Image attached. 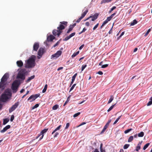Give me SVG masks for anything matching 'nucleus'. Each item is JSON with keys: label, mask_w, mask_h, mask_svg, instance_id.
I'll use <instances>...</instances> for the list:
<instances>
[{"label": "nucleus", "mask_w": 152, "mask_h": 152, "mask_svg": "<svg viewBox=\"0 0 152 152\" xmlns=\"http://www.w3.org/2000/svg\"><path fill=\"white\" fill-rule=\"evenodd\" d=\"M60 24L57 27L58 30L54 29L53 31V34L54 36L57 35L58 37L62 33V30L64 29L67 26L68 23L66 21H62L60 22Z\"/></svg>", "instance_id": "obj_1"}, {"label": "nucleus", "mask_w": 152, "mask_h": 152, "mask_svg": "<svg viewBox=\"0 0 152 152\" xmlns=\"http://www.w3.org/2000/svg\"><path fill=\"white\" fill-rule=\"evenodd\" d=\"M26 67L27 68L33 67L35 66V59L33 57H31L27 61Z\"/></svg>", "instance_id": "obj_2"}, {"label": "nucleus", "mask_w": 152, "mask_h": 152, "mask_svg": "<svg viewBox=\"0 0 152 152\" xmlns=\"http://www.w3.org/2000/svg\"><path fill=\"white\" fill-rule=\"evenodd\" d=\"M25 69H21L18 73L17 78L21 79L23 80L25 78Z\"/></svg>", "instance_id": "obj_3"}, {"label": "nucleus", "mask_w": 152, "mask_h": 152, "mask_svg": "<svg viewBox=\"0 0 152 152\" xmlns=\"http://www.w3.org/2000/svg\"><path fill=\"white\" fill-rule=\"evenodd\" d=\"M19 84V82L17 80H15L13 82L12 84L11 88L13 93H16L17 92Z\"/></svg>", "instance_id": "obj_4"}, {"label": "nucleus", "mask_w": 152, "mask_h": 152, "mask_svg": "<svg viewBox=\"0 0 152 152\" xmlns=\"http://www.w3.org/2000/svg\"><path fill=\"white\" fill-rule=\"evenodd\" d=\"M11 94L9 92L3 94L1 96V101L3 102H5L8 99V96H11Z\"/></svg>", "instance_id": "obj_5"}, {"label": "nucleus", "mask_w": 152, "mask_h": 152, "mask_svg": "<svg viewBox=\"0 0 152 152\" xmlns=\"http://www.w3.org/2000/svg\"><path fill=\"white\" fill-rule=\"evenodd\" d=\"M40 94H37L34 95H32L30 96L28 99V100H31L30 101L31 102L35 100L37 97L39 96Z\"/></svg>", "instance_id": "obj_6"}, {"label": "nucleus", "mask_w": 152, "mask_h": 152, "mask_svg": "<svg viewBox=\"0 0 152 152\" xmlns=\"http://www.w3.org/2000/svg\"><path fill=\"white\" fill-rule=\"evenodd\" d=\"M19 104V102H16L12 107L9 109V112L11 113L18 106Z\"/></svg>", "instance_id": "obj_7"}, {"label": "nucleus", "mask_w": 152, "mask_h": 152, "mask_svg": "<svg viewBox=\"0 0 152 152\" xmlns=\"http://www.w3.org/2000/svg\"><path fill=\"white\" fill-rule=\"evenodd\" d=\"M88 12V10L86 9V10L82 14L81 16L76 20V22L77 23L80 22L81 19L86 15Z\"/></svg>", "instance_id": "obj_8"}, {"label": "nucleus", "mask_w": 152, "mask_h": 152, "mask_svg": "<svg viewBox=\"0 0 152 152\" xmlns=\"http://www.w3.org/2000/svg\"><path fill=\"white\" fill-rule=\"evenodd\" d=\"M62 52L61 50H58L57 52L54 54L52 55L51 56V58H56L59 57L61 55Z\"/></svg>", "instance_id": "obj_9"}, {"label": "nucleus", "mask_w": 152, "mask_h": 152, "mask_svg": "<svg viewBox=\"0 0 152 152\" xmlns=\"http://www.w3.org/2000/svg\"><path fill=\"white\" fill-rule=\"evenodd\" d=\"M9 77V74L8 73H6L4 74L1 79L2 81H4L6 83Z\"/></svg>", "instance_id": "obj_10"}, {"label": "nucleus", "mask_w": 152, "mask_h": 152, "mask_svg": "<svg viewBox=\"0 0 152 152\" xmlns=\"http://www.w3.org/2000/svg\"><path fill=\"white\" fill-rule=\"evenodd\" d=\"M99 14L98 13H95L94 15L93 16H90L89 17L87 18L85 21L89 19L90 18H91V21H93L95 20H96L98 18V16Z\"/></svg>", "instance_id": "obj_11"}, {"label": "nucleus", "mask_w": 152, "mask_h": 152, "mask_svg": "<svg viewBox=\"0 0 152 152\" xmlns=\"http://www.w3.org/2000/svg\"><path fill=\"white\" fill-rule=\"evenodd\" d=\"M75 34V32H73L71 33L68 36H67L64 39H63V40L64 41H66L68 40L69 39H70L72 37L74 36Z\"/></svg>", "instance_id": "obj_12"}, {"label": "nucleus", "mask_w": 152, "mask_h": 152, "mask_svg": "<svg viewBox=\"0 0 152 152\" xmlns=\"http://www.w3.org/2000/svg\"><path fill=\"white\" fill-rule=\"evenodd\" d=\"M39 47V43L38 42H35L33 45V50L37 51Z\"/></svg>", "instance_id": "obj_13"}, {"label": "nucleus", "mask_w": 152, "mask_h": 152, "mask_svg": "<svg viewBox=\"0 0 152 152\" xmlns=\"http://www.w3.org/2000/svg\"><path fill=\"white\" fill-rule=\"evenodd\" d=\"M48 130V129H45L40 132V133L42 135V136L40 137L39 140H41L44 137V134Z\"/></svg>", "instance_id": "obj_14"}, {"label": "nucleus", "mask_w": 152, "mask_h": 152, "mask_svg": "<svg viewBox=\"0 0 152 152\" xmlns=\"http://www.w3.org/2000/svg\"><path fill=\"white\" fill-rule=\"evenodd\" d=\"M44 50V49L42 48H40L38 52V55L41 56L43 54Z\"/></svg>", "instance_id": "obj_15"}, {"label": "nucleus", "mask_w": 152, "mask_h": 152, "mask_svg": "<svg viewBox=\"0 0 152 152\" xmlns=\"http://www.w3.org/2000/svg\"><path fill=\"white\" fill-rule=\"evenodd\" d=\"M11 126L10 125H8L4 127L3 129L0 131L1 133H4L6 132L7 129L10 128Z\"/></svg>", "instance_id": "obj_16"}, {"label": "nucleus", "mask_w": 152, "mask_h": 152, "mask_svg": "<svg viewBox=\"0 0 152 152\" xmlns=\"http://www.w3.org/2000/svg\"><path fill=\"white\" fill-rule=\"evenodd\" d=\"M55 38V37L53 35H50V36L48 37L47 40L48 41H52Z\"/></svg>", "instance_id": "obj_17"}, {"label": "nucleus", "mask_w": 152, "mask_h": 152, "mask_svg": "<svg viewBox=\"0 0 152 152\" xmlns=\"http://www.w3.org/2000/svg\"><path fill=\"white\" fill-rule=\"evenodd\" d=\"M18 66L19 67H21L23 65V63L21 60L18 61L16 62Z\"/></svg>", "instance_id": "obj_18"}, {"label": "nucleus", "mask_w": 152, "mask_h": 152, "mask_svg": "<svg viewBox=\"0 0 152 152\" xmlns=\"http://www.w3.org/2000/svg\"><path fill=\"white\" fill-rule=\"evenodd\" d=\"M6 83L4 81H2L1 80L0 82V88H4L5 85Z\"/></svg>", "instance_id": "obj_19"}, {"label": "nucleus", "mask_w": 152, "mask_h": 152, "mask_svg": "<svg viewBox=\"0 0 152 152\" xmlns=\"http://www.w3.org/2000/svg\"><path fill=\"white\" fill-rule=\"evenodd\" d=\"M142 143V142H139V143L137 144L136 149V151H138L140 149L141 147L140 145Z\"/></svg>", "instance_id": "obj_20"}, {"label": "nucleus", "mask_w": 152, "mask_h": 152, "mask_svg": "<svg viewBox=\"0 0 152 152\" xmlns=\"http://www.w3.org/2000/svg\"><path fill=\"white\" fill-rule=\"evenodd\" d=\"M74 27L71 25H70L69 26V28L68 31L66 32V34H69V33L71 31Z\"/></svg>", "instance_id": "obj_21"}, {"label": "nucleus", "mask_w": 152, "mask_h": 152, "mask_svg": "<svg viewBox=\"0 0 152 152\" xmlns=\"http://www.w3.org/2000/svg\"><path fill=\"white\" fill-rule=\"evenodd\" d=\"M35 77V75H33L32 76H31L30 77H29L28 78V79L26 80V83H28L29 81H30V80L33 79Z\"/></svg>", "instance_id": "obj_22"}, {"label": "nucleus", "mask_w": 152, "mask_h": 152, "mask_svg": "<svg viewBox=\"0 0 152 152\" xmlns=\"http://www.w3.org/2000/svg\"><path fill=\"white\" fill-rule=\"evenodd\" d=\"M114 99V96L113 95H111L110 96V99H109L108 102V104H110V103Z\"/></svg>", "instance_id": "obj_23"}, {"label": "nucleus", "mask_w": 152, "mask_h": 152, "mask_svg": "<svg viewBox=\"0 0 152 152\" xmlns=\"http://www.w3.org/2000/svg\"><path fill=\"white\" fill-rule=\"evenodd\" d=\"M59 107V105L58 104H55L52 107V109L53 110H57Z\"/></svg>", "instance_id": "obj_24"}, {"label": "nucleus", "mask_w": 152, "mask_h": 152, "mask_svg": "<svg viewBox=\"0 0 152 152\" xmlns=\"http://www.w3.org/2000/svg\"><path fill=\"white\" fill-rule=\"evenodd\" d=\"M9 120L8 119V118H5L4 119L3 122V125H5L9 121Z\"/></svg>", "instance_id": "obj_25"}, {"label": "nucleus", "mask_w": 152, "mask_h": 152, "mask_svg": "<svg viewBox=\"0 0 152 152\" xmlns=\"http://www.w3.org/2000/svg\"><path fill=\"white\" fill-rule=\"evenodd\" d=\"M137 22L136 20H134L130 24L131 26H132L137 23Z\"/></svg>", "instance_id": "obj_26"}, {"label": "nucleus", "mask_w": 152, "mask_h": 152, "mask_svg": "<svg viewBox=\"0 0 152 152\" xmlns=\"http://www.w3.org/2000/svg\"><path fill=\"white\" fill-rule=\"evenodd\" d=\"M149 101L147 104V105L148 106L151 105L152 104V96L150 99Z\"/></svg>", "instance_id": "obj_27"}, {"label": "nucleus", "mask_w": 152, "mask_h": 152, "mask_svg": "<svg viewBox=\"0 0 152 152\" xmlns=\"http://www.w3.org/2000/svg\"><path fill=\"white\" fill-rule=\"evenodd\" d=\"M103 144L102 143H101L100 145V150L101 152H105L104 150L102 148Z\"/></svg>", "instance_id": "obj_28"}, {"label": "nucleus", "mask_w": 152, "mask_h": 152, "mask_svg": "<svg viewBox=\"0 0 152 152\" xmlns=\"http://www.w3.org/2000/svg\"><path fill=\"white\" fill-rule=\"evenodd\" d=\"M110 2L109 0H102L101 2V4H102L103 3H108Z\"/></svg>", "instance_id": "obj_29"}, {"label": "nucleus", "mask_w": 152, "mask_h": 152, "mask_svg": "<svg viewBox=\"0 0 152 152\" xmlns=\"http://www.w3.org/2000/svg\"><path fill=\"white\" fill-rule=\"evenodd\" d=\"M144 132H141L138 134V136L139 137H142L144 136Z\"/></svg>", "instance_id": "obj_30"}, {"label": "nucleus", "mask_w": 152, "mask_h": 152, "mask_svg": "<svg viewBox=\"0 0 152 152\" xmlns=\"http://www.w3.org/2000/svg\"><path fill=\"white\" fill-rule=\"evenodd\" d=\"M133 136H131L129 138L128 140V142H130L133 140Z\"/></svg>", "instance_id": "obj_31"}, {"label": "nucleus", "mask_w": 152, "mask_h": 152, "mask_svg": "<svg viewBox=\"0 0 152 152\" xmlns=\"http://www.w3.org/2000/svg\"><path fill=\"white\" fill-rule=\"evenodd\" d=\"M79 53V51H78L76 53H74L72 55V58H74L78 55Z\"/></svg>", "instance_id": "obj_32"}, {"label": "nucleus", "mask_w": 152, "mask_h": 152, "mask_svg": "<svg viewBox=\"0 0 152 152\" xmlns=\"http://www.w3.org/2000/svg\"><path fill=\"white\" fill-rule=\"evenodd\" d=\"M150 143H147L144 146L143 148V150H145L147 148H148V146L149 145Z\"/></svg>", "instance_id": "obj_33"}, {"label": "nucleus", "mask_w": 152, "mask_h": 152, "mask_svg": "<svg viewBox=\"0 0 152 152\" xmlns=\"http://www.w3.org/2000/svg\"><path fill=\"white\" fill-rule=\"evenodd\" d=\"M47 87H48L47 85L46 84L45 85V86H44V88L42 91V93H45L46 91V90L47 88Z\"/></svg>", "instance_id": "obj_34"}, {"label": "nucleus", "mask_w": 152, "mask_h": 152, "mask_svg": "<svg viewBox=\"0 0 152 152\" xmlns=\"http://www.w3.org/2000/svg\"><path fill=\"white\" fill-rule=\"evenodd\" d=\"M116 104L112 105L109 108V109L107 110V111L108 112H109L110 111V110H111L114 107V106Z\"/></svg>", "instance_id": "obj_35"}, {"label": "nucleus", "mask_w": 152, "mask_h": 152, "mask_svg": "<svg viewBox=\"0 0 152 152\" xmlns=\"http://www.w3.org/2000/svg\"><path fill=\"white\" fill-rule=\"evenodd\" d=\"M116 8V7L115 6H113V7L112 8H111V9H110V10L109 11V13H111L112 12L113 10H115V9Z\"/></svg>", "instance_id": "obj_36"}, {"label": "nucleus", "mask_w": 152, "mask_h": 152, "mask_svg": "<svg viewBox=\"0 0 152 152\" xmlns=\"http://www.w3.org/2000/svg\"><path fill=\"white\" fill-rule=\"evenodd\" d=\"M132 130H133V129H129L126 130L124 131V132L125 134H127V133H128V132H130V131Z\"/></svg>", "instance_id": "obj_37"}, {"label": "nucleus", "mask_w": 152, "mask_h": 152, "mask_svg": "<svg viewBox=\"0 0 152 152\" xmlns=\"http://www.w3.org/2000/svg\"><path fill=\"white\" fill-rule=\"evenodd\" d=\"M70 96H69L67 98L66 100V101L65 102V103H64V106L69 101V98H70Z\"/></svg>", "instance_id": "obj_38"}, {"label": "nucleus", "mask_w": 152, "mask_h": 152, "mask_svg": "<svg viewBox=\"0 0 152 152\" xmlns=\"http://www.w3.org/2000/svg\"><path fill=\"white\" fill-rule=\"evenodd\" d=\"M121 116H120L118 117L116 119V120L113 123V124H115L118 121L119 119L120 118H121Z\"/></svg>", "instance_id": "obj_39"}, {"label": "nucleus", "mask_w": 152, "mask_h": 152, "mask_svg": "<svg viewBox=\"0 0 152 152\" xmlns=\"http://www.w3.org/2000/svg\"><path fill=\"white\" fill-rule=\"evenodd\" d=\"M129 144H125L124 146V149H126L129 146Z\"/></svg>", "instance_id": "obj_40"}, {"label": "nucleus", "mask_w": 152, "mask_h": 152, "mask_svg": "<svg viewBox=\"0 0 152 152\" xmlns=\"http://www.w3.org/2000/svg\"><path fill=\"white\" fill-rule=\"evenodd\" d=\"M151 29H149L145 33V35L144 36L145 37H146L147 36V35L151 31Z\"/></svg>", "instance_id": "obj_41"}, {"label": "nucleus", "mask_w": 152, "mask_h": 152, "mask_svg": "<svg viewBox=\"0 0 152 152\" xmlns=\"http://www.w3.org/2000/svg\"><path fill=\"white\" fill-rule=\"evenodd\" d=\"M86 66L87 65L86 64L83 65L82 66L81 71H83Z\"/></svg>", "instance_id": "obj_42"}, {"label": "nucleus", "mask_w": 152, "mask_h": 152, "mask_svg": "<svg viewBox=\"0 0 152 152\" xmlns=\"http://www.w3.org/2000/svg\"><path fill=\"white\" fill-rule=\"evenodd\" d=\"M76 84H74L72 85V87L70 89L69 92L72 91L74 89L75 87L76 86Z\"/></svg>", "instance_id": "obj_43"}, {"label": "nucleus", "mask_w": 152, "mask_h": 152, "mask_svg": "<svg viewBox=\"0 0 152 152\" xmlns=\"http://www.w3.org/2000/svg\"><path fill=\"white\" fill-rule=\"evenodd\" d=\"M39 106V104H36L34 106L32 107V109H34L35 108H37Z\"/></svg>", "instance_id": "obj_44"}, {"label": "nucleus", "mask_w": 152, "mask_h": 152, "mask_svg": "<svg viewBox=\"0 0 152 152\" xmlns=\"http://www.w3.org/2000/svg\"><path fill=\"white\" fill-rule=\"evenodd\" d=\"M77 73H75L72 77V79L75 81V78L77 75Z\"/></svg>", "instance_id": "obj_45"}, {"label": "nucleus", "mask_w": 152, "mask_h": 152, "mask_svg": "<svg viewBox=\"0 0 152 152\" xmlns=\"http://www.w3.org/2000/svg\"><path fill=\"white\" fill-rule=\"evenodd\" d=\"M80 112H78L77 113H76L74 115L73 117H76L78 116L80 114Z\"/></svg>", "instance_id": "obj_46"}, {"label": "nucleus", "mask_w": 152, "mask_h": 152, "mask_svg": "<svg viewBox=\"0 0 152 152\" xmlns=\"http://www.w3.org/2000/svg\"><path fill=\"white\" fill-rule=\"evenodd\" d=\"M108 64L103 65L101 67L102 68H105L107 67L108 66Z\"/></svg>", "instance_id": "obj_47"}, {"label": "nucleus", "mask_w": 152, "mask_h": 152, "mask_svg": "<svg viewBox=\"0 0 152 152\" xmlns=\"http://www.w3.org/2000/svg\"><path fill=\"white\" fill-rule=\"evenodd\" d=\"M111 119H109L108 121L107 122V123H106V125L108 126L110 123L111 122Z\"/></svg>", "instance_id": "obj_48"}, {"label": "nucleus", "mask_w": 152, "mask_h": 152, "mask_svg": "<svg viewBox=\"0 0 152 152\" xmlns=\"http://www.w3.org/2000/svg\"><path fill=\"white\" fill-rule=\"evenodd\" d=\"M59 44V41H58L53 46V47L55 48Z\"/></svg>", "instance_id": "obj_49"}, {"label": "nucleus", "mask_w": 152, "mask_h": 152, "mask_svg": "<svg viewBox=\"0 0 152 152\" xmlns=\"http://www.w3.org/2000/svg\"><path fill=\"white\" fill-rule=\"evenodd\" d=\"M98 26H99V23H98L93 28V30H95L97 28Z\"/></svg>", "instance_id": "obj_50"}, {"label": "nucleus", "mask_w": 152, "mask_h": 152, "mask_svg": "<svg viewBox=\"0 0 152 152\" xmlns=\"http://www.w3.org/2000/svg\"><path fill=\"white\" fill-rule=\"evenodd\" d=\"M14 116L13 115H11V118H10V121H12L14 119Z\"/></svg>", "instance_id": "obj_51"}, {"label": "nucleus", "mask_w": 152, "mask_h": 152, "mask_svg": "<svg viewBox=\"0 0 152 152\" xmlns=\"http://www.w3.org/2000/svg\"><path fill=\"white\" fill-rule=\"evenodd\" d=\"M61 127V125H60L59 126H58L57 128H56L55 129V130H56V131L57 130H59L60 129Z\"/></svg>", "instance_id": "obj_52"}, {"label": "nucleus", "mask_w": 152, "mask_h": 152, "mask_svg": "<svg viewBox=\"0 0 152 152\" xmlns=\"http://www.w3.org/2000/svg\"><path fill=\"white\" fill-rule=\"evenodd\" d=\"M69 123H68L66 124V126L65 128V129H67L69 127Z\"/></svg>", "instance_id": "obj_53"}, {"label": "nucleus", "mask_w": 152, "mask_h": 152, "mask_svg": "<svg viewBox=\"0 0 152 152\" xmlns=\"http://www.w3.org/2000/svg\"><path fill=\"white\" fill-rule=\"evenodd\" d=\"M116 12H115L114 13H113V14H112L110 16V17L112 19L113 18V17L116 15Z\"/></svg>", "instance_id": "obj_54"}, {"label": "nucleus", "mask_w": 152, "mask_h": 152, "mask_svg": "<svg viewBox=\"0 0 152 152\" xmlns=\"http://www.w3.org/2000/svg\"><path fill=\"white\" fill-rule=\"evenodd\" d=\"M86 124V123L85 122H82L80 125H79L78 126H77V127H80V126H82V125H84V124Z\"/></svg>", "instance_id": "obj_55"}, {"label": "nucleus", "mask_w": 152, "mask_h": 152, "mask_svg": "<svg viewBox=\"0 0 152 152\" xmlns=\"http://www.w3.org/2000/svg\"><path fill=\"white\" fill-rule=\"evenodd\" d=\"M108 21L106 20L103 22V23H102L103 25H104L105 24H106V23H108Z\"/></svg>", "instance_id": "obj_56"}, {"label": "nucleus", "mask_w": 152, "mask_h": 152, "mask_svg": "<svg viewBox=\"0 0 152 152\" xmlns=\"http://www.w3.org/2000/svg\"><path fill=\"white\" fill-rule=\"evenodd\" d=\"M59 134V133L58 132H56L55 133V134L54 135V137H56Z\"/></svg>", "instance_id": "obj_57"}, {"label": "nucleus", "mask_w": 152, "mask_h": 152, "mask_svg": "<svg viewBox=\"0 0 152 152\" xmlns=\"http://www.w3.org/2000/svg\"><path fill=\"white\" fill-rule=\"evenodd\" d=\"M112 19V18L110 16L108 17L106 19L108 22L110 21Z\"/></svg>", "instance_id": "obj_58"}, {"label": "nucleus", "mask_w": 152, "mask_h": 152, "mask_svg": "<svg viewBox=\"0 0 152 152\" xmlns=\"http://www.w3.org/2000/svg\"><path fill=\"white\" fill-rule=\"evenodd\" d=\"M97 73L100 75H102L103 74V73L101 71H99Z\"/></svg>", "instance_id": "obj_59"}, {"label": "nucleus", "mask_w": 152, "mask_h": 152, "mask_svg": "<svg viewBox=\"0 0 152 152\" xmlns=\"http://www.w3.org/2000/svg\"><path fill=\"white\" fill-rule=\"evenodd\" d=\"M124 32H123L121 33V35H120V36H119V38H120L123 35H124Z\"/></svg>", "instance_id": "obj_60"}, {"label": "nucleus", "mask_w": 152, "mask_h": 152, "mask_svg": "<svg viewBox=\"0 0 152 152\" xmlns=\"http://www.w3.org/2000/svg\"><path fill=\"white\" fill-rule=\"evenodd\" d=\"M84 46V44L82 45L79 48L80 50H81Z\"/></svg>", "instance_id": "obj_61"}, {"label": "nucleus", "mask_w": 152, "mask_h": 152, "mask_svg": "<svg viewBox=\"0 0 152 152\" xmlns=\"http://www.w3.org/2000/svg\"><path fill=\"white\" fill-rule=\"evenodd\" d=\"M89 25H90V23H89V22H86L85 23V25L87 26H89Z\"/></svg>", "instance_id": "obj_62"}, {"label": "nucleus", "mask_w": 152, "mask_h": 152, "mask_svg": "<svg viewBox=\"0 0 152 152\" xmlns=\"http://www.w3.org/2000/svg\"><path fill=\"white\" fill-rule=\"evenodd\" d=\"M108 127V126H107L106 125L104 126V128L103 129H104L105 130H106V129L107 128V127Z\"/></svg>", "instance_id": "obj_63"}, {"label": "nucleus", "mask_w": 152, "mask_h": 152, "mask_svg": "<svg viewBox=\"0 0 152 152\" xmlns=\"http://www.w3.org/2000/svg\"><path fill=\"white\" fill-rule=\"evenodd\" d=\"M113 26H112V28H111V29L108 32V33H109V34H111L112 32V28H113Z\"/></svg>", "instance_id": "obj_64"}]
</instances>
